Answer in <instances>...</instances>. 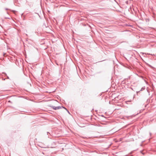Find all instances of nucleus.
<instances>
[{
  "label": "nucleus",
  "mask_w": 156,
  "mask_h": 156,
  "mask_svg": "<svg viewBox=\"0 0 156 156\" xmlns=\"http://www.w3.org/2000/svg\"><path fill=\"white\" fill-rule=\"evenodd\" d=\"M51 107L52 108H53L54 110H57V109H61L62 108H64L67 111V112H68L69 113V112L67 110V109L63 106H57V107H55V106H51Z\"/></svg>",
  "instance_id": "f257e3e1"
},
{
  "label": "nucleus",
  "mask_w": 156,
  "mask_h": 156,
  "mask_svg": "<svg viewBox=\"0 0 156 156\" xmlns=\"http://www.w3.org/2000/svg\"><path fill=\"white\" fill-rule=\"evenodd\" d=\"M5 10H8V9H7V8H5Z\"/></svg>",
  "instance_id": "20e7f679"
},
{
  "label": "nucleus",
  "mask_w": 156,
  "mask_h": 156,
  "mask_svg": "<svg viewBox=\"0 0 156 156\" xmlns=\"http://www.w3.org/2000/svg\"><path fill=\"white\" fill-rule=\"evenodd\" d=\"M5 19H10V18L9 17H5Z\"/></svg>",
  "instance_id": "7ed1b4c3"
},
{
  "label": "nucleus",
  "mask_w": 156,
  "mask_h": 156,
  "mask_svg": "<svg viewBox=\"0 0 156 156\" xmlns=\"http://www.w3.org/2000/svg\"><path fill=\"white\" fill-rule=\"evenodd\" d=\"M145 89V87H144L141 88V89L140 90V91H142V90H144Z\"/></svg>",
  "instance_id": "f03ea898"
}]
</instances>
